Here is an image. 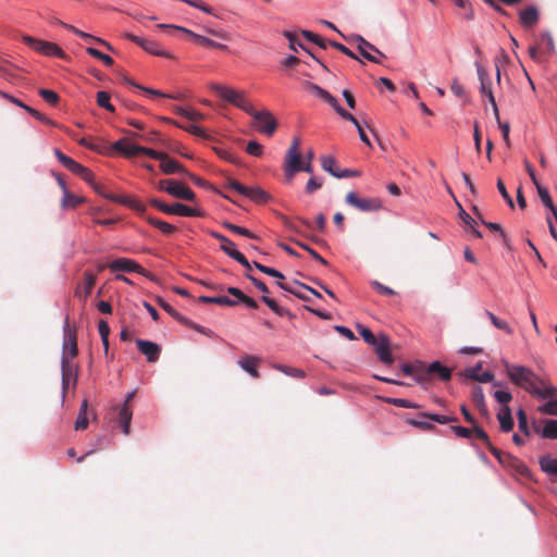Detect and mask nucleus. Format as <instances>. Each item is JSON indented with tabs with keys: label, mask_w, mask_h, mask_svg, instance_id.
Returning <instances> with one entry per match:
<instances>
[{
	"label": "nucleus",
	"mask_w": 557,
	"mask_h": 557,
	"mask_svg": "<svg viewBox=\"0 0 557 557\" xmlns=\"http://www.w3.org/2000/svg\"><path fill=\"white\" fill-rule=\"evenodd\" d=\"M505 371L511 383L535 398L544 399L557 395V389L553 385L547 384L528 367L506 362Z\"/></svg>",
	"instance_id": "obj_1"
},
{
	"label": "nucleus",
	"mask_w": 557,
	"mask_h": 557,
	"mask_svg": "<svg viewBox=\"0 0 557 557\" xmlns=\"http://www.w3.org/2000/svg\"><path fill=\"white\" fill-rule=\"evenodd\" d=\"M300 139L294 138L287 152L284 161V174L288 181H292L296 173L306 172L312 173L313 169L309 164H304L302 157L299 151Z\"/></svg>",
	"instance_id": "obj_2"
},
{
	"label": "nucleus",
	"mask_w": 557,
	"mask_h": 557,
	"mask_svg": "<svg viewBox=\"0 0 557 557\" xmlns=\"http://www.w3.org/2000/svg\"><path fill=\"white\" fill-rule=\"evenodd\" d=\"M211 89L223 100L232 103L233 106L237 107L238 109L245 111L246 113H252L253 112V106L251 102L246 98L245 94L243 91L233 89L227 86L219 85V84H212Z\"/></svg>",
	"instance_id": "obj_3"
},
{
	"label": "nucleus",
	"mask_w": 557,
	"mask_h": 557,
	"mask_svg": "<svg viewBox=\"0 0 557 557\" xmlns=\"http://www.w3.org/2000/svg\"><path fill=\"white\" fill-rule=\"evenodd\" d=\"M150 205L163 213L175 214L180 216H202L203 213L200 209L190 208L183 203L176 202L174 205H165L159 199H151Z\"/></svg>",
	"instance_id": "obj_4"
},
{
	"label": "nucleus",
	"mask_w": 557,
	"mask_h": 557,
	"mask_svg": "<svg viewBox=\"0 0 557 557\" xmlns=\"http://www.w3.org/2000/svg\"><path fill=\"white\" fill-rule=\"evenodd\" d=\"M23 42L40 54L47 57H59L61 59L65 57L62 49L54 42L45 41L30 36H24Z\"/></svg>",
	"instance_id": "obj_5"
},
{
	"label": "nucleus",
	"mask_w": 557,
	"mask_h": 557,
	"mask_svg": "<svg viewBox=\"0 0 557 557\" xmlns=\"http://www.w3.org/2000/svg\"><path fill=\"white\" fill-rule=\"evenodd\" d=\"M475 67H476V72H478V76H479L480 83H481L480 91H481V94L483 96L487 97L488 102L491 103V106L493 108V112H494L495 119H498V107H497V103H496V100H495V97H494V94H493L492 81H491V78L488 76V73L478 62L475 63Z\"/></svg>",
	"instance_id": "obj_6"
},
{
	"label": "nucleus",
	"mask_w": 557,
	"mask_h": 557,
	"mask_svg": "<svg viewBox=\"0 0 557 557\" xmlns=\"http://www.w3.org/2000/svg\"><path fill=\"white\" fill-rule=\"evenodd\" d=\"M345 201L347 205L363 211H377L382 208V202L377 198H361L356 193L349 191L346 197Z\"/></svg>",
	"instance_id": "obj_7"
},
{
	"label": "nucleus",
	"mask_w": 557,
	"mask_h": 557,
	"mask_svg": "<svg viewBox=\"0 0 557 557\" xmlns=\"http://www.w3.org/2000/svg\"><path fill=\"white\" fill-rule=\"evenodd\" d=\"M249 115L258 123L257 128L259 132L271 136L276 131L277 122L269 110L257 111L253 109V112L249 113Z\"/></svg>",
	"instance_id": "obj_8"
},
{
	"label": "nucleus",
	"mask_w": 557,
	"mask_h": 557,
	"mask_svg": "<svg viewBox=\"0 0 557 557\" xmlns=\"http://www.w3.org/2000/svg\"><path fill=\"white\" fill-rule=\"evenodd\" d=\"M78 355L77 335L75 329L70 326L69 320L64 324V342L62 358L73 360Z\"/></svg>",
	"instance_id": "obj_9"
},
{
	"label": "nucleus",
	"mask_w": 557,
	"mask_h": 557,
	"mask_svg": "<svg viewBox=\"0 0 557 557\" xmlns=\"http://www.w3.org/2000/svg\"><path fill=\"white\" fill-rule=\"evenodd\" d=\"M305 88L307 90L313 92L318 97H320L323 101H325L331 108H333L336 111V113L339 116H345V114L348 115V111H346L338 103L337 99L334 96H332L327 90H325L322 87H320L319 85H317L314 83H310V82H307L305 84Z\"/></svg>",
	"instance_id": "obj_10"
},
{
	"label": "nucleus",
	"mask_w": 557,
	"mask_h": 557,
	"mask_svg": "<svg viewBox=\"0 0 557 557\" xmlns=\"http://www.w3.org/2000/svg\"><path fill=\"white\" fill-rule=\"evenodd\" d=\"M61 371H62V388L63 392L67 389L70 382L73 381V385L77 382L78 376V364L74 363L73 360L67 358L61 359Z\"/></svg>",
	"instance_id": "obj_11"
},
{
	"label": "nucleus",
	"mask_w": 557,
	"mask_h": 557,
	"mask_svg": "<svg viewBox=\"0 0 557 557\" xmlns=\"http://www.w3.org/2000/svg\"><path fill=\"white\" fill-rule=\"evenodd\" d=\"M375 349V354L381 362L384 364H392L394 362V358L391 352V341L388 336L385 334H380L377 336L376 344L372 345Z\"/></svg>",
	"instance_id": "obj_12"
},
{
	"label": "nucleus",
	"mask_w": 557,
	"mask_h": 557,
	"mask_svg": "<svg viewBox=\"0 0 557 557\" xmlns=\"http://www.w3.org/2000/svg\"><path fill=\"white\" fill-rule=\"evenodd\" d=\"M125 38H127L128 40H131V41L135 42L136 45H138L139 47H141L148 53H151L153 55L166 57V58L170 57V54L166 53L164 50H162L159 47V45L153 40L141 38L134 34H131V33L125 34Z\"/></svg>",
	"instance_id": "obj_13"
},
{
	"label": "nucleus",
	"mask_w": 557,
	"mask_h": 557,
	"mask_svg": "<svg viewBox=\"0 0 557 557\" xmlns=\"http://www.w3.org/2000/svg\"><path fill=\"white\" fill-rule=\"evenodd\" d=\"M112 272L122 271V272H136L143 275H146L144 268L138 264L136 261L127 258H119L113 260L108 265Z\"/></svg>",
	"instance_id": "obj_14"
},
{
	"label": "nucleus",
	"mask_w": 557,
	"mask_h": 557,
	"mask_svg": "<svg viewBox=\"0 0 557 557\" xmlns=\"http://www.w3.org/2000/svg\"><path fill=\"white\" fill-rule=\"evenodd\" d=\"M136 345L149 362H156L159 359L161 347L158 344L146 339H136Z\"/></svg>",
	"instance_id": "obj_15"
},
{
	"label": "nucleus",
	"mask_w": 557,
	"mask_h": 557,
	"mask_svg": "<svg viewBox=\"0 0 557 557\" xmlns=\"http://www.w3.org/2000/svg\"><path fill=\"white\" fill-rule=\"evenodd\" d=\"M166 193L175 198L188 201L195 200L196 197L190 188L177 181H173V183L166 187Z\"/></svg>",
	"instance_id": "obj_16"
},
{
	"label": "nucleus",
	"mask_w": 557,
	"mask_h": 557,
	"mask_svg": "<svg viewBox=\"0 0 557 557\" xmlns=\"http://www.w3.org/2000/svg\"><path fill=\"white\" fill-rule=\"evenodd\" d=\"M357 41H358V50L360 52V54L367 59L368 61L370 62H373V63H376V64H380L381 63V60L376 57V55H373L371 53H368V50H372L374 51L377 55H380L381 58H385L384 53L381 52L375 46H373L372 44H370L369 41H367L364 38H362L361 36H358L357 37Z\"/></svg>",
	"instance_id": "obj_17"
},
{
	"label": "nucleus",
	"mask_w": 557,
	"mask_h": 557,
	"mask_svg": "<svg viewBox=\"0 0 557 557\" xmlns=\"http://www.w3.org/2000/svg\"><path fill=\"white\" fill-rule=\"evenodd\" d=\"M540 20V13L535 5H529L519 12L520 24L524 28L534 27Z\"/></svg>",
	"instance_id": "obj_18"
},
{
	"label": "nucleus",
	"mask_w": 557,
	"mask_h": 557,
	"mask_svg": "<svg viewBox=\"0 0 557 557\" xmlns=\"http://www.w3.org/2000/svg\"><path fill=\"white\" fill-rule=\"evenodd\" d=\"M112 149L126 158L138 154L139 146L129 141L127 138H121L112 144Z\"/></svg>",
	"instance_id": "obj_19"
},
{
	"label": "nucleus",
	"mask_w": 557,
	"mask_h": 557,
	"mask_svg": "<svg viewBox=\"0 0 557 557\" xmlns=\"http://www.w3.org/2000/svg\"><path fill=\"white\" fill-rule=\"evenodd\" d=\"M260 362V358L256 356H244L239 358L238 366L249 373L252 377L258 379L260 376L259 371L257 370V366Z\"/></svg>",
	"instance_id": "obj_20"
},
{
	"label": "nucleus",
	"mask_w": 557,
	"mask_h": 557,
	"mask_svg": "<svg viewBox=\"0 0 557 557\" xmlns=\"http://www.w3.org/2000/svg\"><path fill=\"white\" fill-rule=\"evenodd\" d=\"M497 420L503 432L508 433L513 429L515 422L509 406H502L497 413Z\"/></svg>",
	"instance_id": "obj_21"
},
{
	"label": "nucleus",
	"mask_w": 557,
	"mask_h": 557,
	"mask_svg": "<svg viewBox=\"0 0 557 557\" xmlns=\"http://www.w3.org/2000/svg\"><path fill=\"white\" fill-rule=\"evenodd\" d=\"M160 169L165 174L182 173L184 174L186 169L177 161L171 159L166 153L160 159Z\"/></svg>",
	"instance_id": "obj_22"
},
{
	"label": "nucleus",
	"mask_w": 557,
	"mask_h": 557,
	"mask_svg": "<svg viewBox=\"0 0 557 557\" xmlns=\"http://www.w3.org/2000/svg\"><path fill=\"white\" fill-rule=\"evenodd\" d=\"M132 409L126 404H123L119 410L117 421L122 426L123 433L128 435L131 432V421H132Z\"/></svg>",
	"instance_id": "obj_23"
},
{
	"label": "nucleus",
	"mask_w": 557,
	"mask_h": 557,
	"mask_svg": "<svg viewBox=\"0 0 557 557\" xmlns=\"http://www.w3.org/2000/svg\"><path fill=\"white\" fill-rule=\"evenodd\" d=\"M55 23L65 27L66 29L73 32L74 34H76L77 36H79L81 38L85 39V40H95L103 46H106L109 50H112V47L110 44H108L107 41H104L103 39L101 38H98V37H95L88 33H85L78 28H76L75 26L73 25H70V24H66L60 20H55Z\"/></svg>",
	"instance_id": "obj_24"
},
{
	"label": "nucleus",
	"mask_w": 557,
	"mask_h": 557,
	"mask_svg": "<svg viewBox=\"0 0 557 557\" xmlns=\"http://www.w3.org/2000/svg\"><path fill=\"white\" fill-rule=\"evenodd\" d=\"M536 44L540 47L541 53H544L546 58L550 57L555 52L554 39L548 32L542 33Z\"/></svg>",
	"instance_id": "obj_25"
},
{
	"label": "nucleus",
	"mask_w": 557,
	"mask_h": 557,
	"mask_svg": "<svg viewBox=\"0 0 557 557\" xmlns=\"http://www.w3.org/2000/svg\"><path fill=\"white\" fill-rule=\"evenodd\" d=\"M480 370H481V363L476 364L475 367L467 369L466 376L471 380L481 382V383H487L494 379L493 373H491L490 371H484L482 373V372H480Z\"/></svg>",
	"instance_id": "obj_26"
},
{
	"label": "nucleus",
	"mask_w": 557,
	"mask_h": 557,
	"mask_svg": "<svg viewBox=\"0 0 557 557\" xmlns=\"http://www.w3.org/2000/svg\"><path fill=\"white\" fill-rule=\"evenodd\" d=\"M243 196L257 203H267L271 198L270 195L260 187H247V191H245Z\"/></svg>",
	"instance_id": "obj_27"
},
{
	"label": "nucleus",
	"mask_w": 557,
	"mask_h": 557,
	"mask_svg": "<svg viewBox=\"0 0 557 557\" xmlns=\"http://www.w3.org/2000/svg\"><path fill=\"white\" fill-rule=\"evenodd\" d=\"M226 292L234 296L238 301L245 304L248 308L250 309H258L259 306L257 304V301L250 297H248L247 295H245L239 288L237 287H227L226 288Z\"/></svg>",
	"instance_id": "obj_28"
},
{
	"label": "nucleus",
	"mask_w": 557,
	"mask_h": 557,
	"mask_svg": "<svg viewBox=\"0 0 557 557\" xmlns=\"http://www.w3.org/2000/svg\"><path fill=\"white\" fill-rule=\"evenodd\" d=\"M472 437H475V438H478V440L482 441V442L485 444V446L490 449V451H491L495 457H497V458L499 457L500 451L492 445V443H491V441H490V438H488L487 433H486L482 428H480V426H479V425H476V424H474V425H473V434H472Z\"/></svg>",
	"instance_id": "obj_29"
},
{
	"label": "nucleus",
	"mask_w": 557,
	"mask_h": 557,
	"mask_svg": "<svg viewBox=\"0 0 557 557\" xmlns=\"http://www.w3.org/2000/svg\"><path fill=\"white\" fill-rule=\"evenodd\" d=\"M54 156L57 159L72 173L76 174L81 168V163L76 162L74 159L64 154L60 149L54 150Z\"/></svg>",
	"instance_id": "obj_30"
},
{
	"label": "nucleus",
	"mask_w": 557,
	"mask_h": 557,
	"mask_svg": "<svg viewBox=\"0 0 557 557\" xmlns=\"http://www.w3.org/2000/svg\"><path fill=\"white\" fill-rule=\"evenodd\" d=\"M429 372H432V375H437L442 381H449L451 377V370L442 366L440 361L432 362L429 366Z\"/></svg>",
	"instance_id": "obj_31"
},
{
	"label": "nucleus",
	"mask_w": 557,
	"mask_h": 557,
	"mask_svg": "<svg viewBox=\"0 0 557 557\" xmlns=\"http://www.w3.org/2000/svg\"><path fill=\"white\" fill-rule=\"evenodd\" d=\"M199 301L203 302V304H215V305L226 306V307L237 306V301L231 299L227 296H216V297L200 296Z\"/></svg>",
	"instance_id": "obj_32"
},
{
	"label": "nucleus",
	"mask_w": 557,
	"mask_h": 557,
	"mask_svg": "<svg viewBox=\"0 0 557 557\" xmlns=\"http://www.w3.org/2000/svg\"><path fill=\"white\" fill-rule=\"evenodd\" d=\"M147 222L160 230L165 235H172L176 232V227L165 221L159 220L157 218L148 216Z\"/></svg>",
	"instance_id": "obj_33"
},
{
	"label": "nucleus",
	"mask_w": 557,
	"mask_h": 557,
	"mask_svg": "<svg viewBox=\"0 0 557 557\" xmlns=\"http://www.w3.org/2000/svg\"><path fill=\"white\" fill-rule=\"evenodd\" d=\"M539 463L542 471L547 474L557 476V459H554L549 456H543L540 458Z\"/></svg>",
	"instance_id": "obj_34"
},
{
	"label": "nucleus",
	"mask_w": 557,
	"mask_h": 557,
	"mask_svg": "<svg viewBox=\"0 0 557 557\" xmlns=\"http://www.w3.org/2000/svg\"><path fill=\"white\" fill-rule=\"evenodd\" d=\"M163 121L168 122V123H171V124H174L175 126H177L180 128H183L186 132H188V133H190V134H193L195 136L207 138L206 131L202 127L198 126V125L190 124L188 126H183V125L178 124L177 122H175L174 120H172L170 117H163Z\"/></svg>",
	"instance_id": "obj_35"
},
{
	"label": "nucleus",
	"mask_w": 557,
	"mask_h": 557,
	"mask_svg": "<svg viewBox=\"0 0 557 557\" xmlns=\"http://www.w3.org/2000/svg\"><path fill=\"white\" fill-rule=\"evenodd\" d=\"M97 276L96 274L86 271L84 273V283H83V298L86 300L89 295L91 294V290L96 284Z\"/></svg>",
	"instance_id": "obj_36"
},
{
	"label": "nucleus",
	"mask_w": 557,
	"mask_h": 557,
	"mask_svg": "<svg viewBox=\"0 0 557 557\" xmlns=\"http://www.w3.org/2000/svg\"><path fill=\"white\" fill-rule=\"evenodd\" d=\"M541 436L544 438L556 440L557 438V420H546L541 431Z\"/></svg>",
	"instance_id": "obj_37"
},
{
	"label": "nucleus",
	"mask_w": 557,
	"mask_h": 557,
	"mask_svg": "<svg viewBox=\"0 0 557 557\" xmlns=\"http://www.w3.org/2000/svg\"><path fill=\"white\" fill-rule=\"evenodd\" d=\"M535 188L537 190V195H539L541 201L543 202V205L546 208H548L552 213L555 212L557 210V207L554 205L547 188H545L542 185H537Z\"/></svg>",
	"instance_id": "obj_38"
},
{
	"label": "nucleus",
	"mask_w": 557,
	"mask_h": 557,
	"mask_svg": "<svg viewBox=\"0 0 557 557\" xmlns=\"http://www.w3.org/2000/svg\"><path fill=\"white\" fill-rule=\"evenodd\" d=\"M473 211H474V214L481 220V222L491 231L493 232H498L503 238V242L506 246H508V243H507V236L505 234V232L503 231L502 226L498 224V223H493V222H485L483 219H482V214L480 213L479 209L476 207H473Z\"/></svg>",
	"instance_id": "obj_39"
},
{
	"label": "nucleus",
	"mask_w": 557,
	"mask_h": 557,
	"mask_svg": "<svg viewBox=\"0 0 557 557\" xmlns=\"http://www.w3.org/2000/svg\"><path fill=\"white\" fill-rule=\"evenodd\" d=\"M546 399L547 401L541 405L537 410L544 414L557 416V395Z\"/></svg>",
	"instance_id": "obj_40"
},
{
	"label": "nucleus",
	"mask_w": 557,
	"mask_h": 557,
	"mask_svg": "<svg viewBox=\"0 0 557 557\" xmlns=\"http://www.w3.org/2000/svg\"><path fill=\"white\" fill-rule=\"evenodd\" d=\"M485 313L495 327L506 332L507 334H512L513 331L507 321L499 319L498 317H496L493 312H491L488 310H486Z\"/></svg>",
	"instance_id": "obj_41"
},
{
	"label": "nucleus",
	"mask_w": 557,
	"mask_h": 557,
	"mask_svg": "<svg viewBox=\"0 0 557 557\" xmlns=\"http://www.w3.org/2000/svg\"><path fill=\"white\" fill-rule=\"evenodd\" d=\"M321 165L324 171L329 172L334 177L335 174H337L339 171V168L336 164V160L331 156H322Z\"/></svg>",
	"instance_id": "obj_42"
},
{
	"label": "nucleus",
	"mask_w": 557,
	"mask_h": 557,
	"mask_svg": "<svg viewBox=\"0 0 557 557\" xmlns=\"http://www.w3.org/2000/svg\"><path fill=\"white\" fill-rule=\"evenodd\" d=\"M87 406H88V403L85 399L82 403L79 413H78V417L75 422V430H77V431L85 430L88 426V419L86 417Z\"/></svg>",
	"instance_id": "obj_43"
},
{
	"label": "nucleus",
	"mask_w": 557,
	"mask_h": 557,
	"mask_svg": "<svg viewBox=\"0 0 557 557\" xmlns=\"http://www.w3.org/2000/svg\"><path fill=\"white\" fill-rule=\"evenodd\" d=\"M385 403L389 404V405H394L396 407H401V408H412V409H418L420 408L421 406L416 404V403H412L408 399H405V398H392V397H383L382 398Z\"/></svg>",
	"instance_id": "obj_44"
},
{
	"label": "nucleus",
	"mask_w": 557,
	"mask_h": 557,
	"mask_svg": "<svg viewBox=\"0 0 557 557\" xmlns=\"http://www.w3.org/2000/svg\"><path fill=\"white\" fill-rule=\"evenodd\" d=\"M103 197L109 199V200H112L114 202H119V203H123V205H128V206H131V207H133V208H135L137 210H140V211L145 210V207L141 203H139L137 201H132V200H129L126 197H116V196H114L112 194H107V193L103 194Z\"/></svg>",
	"instance_id": "obj_45"
},
{
	"label": "nucleus",
	"mask_w": 557,
	"mask_h": 557,
	"mask_svg": "<svg viewBox=\"0 0 557 557\" xmlns=\"http://www.w3.org/2000/svg\"><path fill=\"white\" fill-rule=\"evenodd\" d=\"M341 117L346 120V121L351 122L356 126L361 141H363L366 145L371 147V143H370L369 137L367 136L366 132L363 131V128L360 125V123L358 122V120L352 114H350L348 112V115L345 114V116H341Z\"/></svg>",
	"instance_id": "obj_46"
},
{
	"label": "nucleus",
	"mask_w": 557,
	"mask_h": 557,
	"mask_svg": "<svg viewBox=\"0 0 557 557\" xmlns=\"http://www.w3.org/2000/svg\"><path fill=\"white\" fill-rule=\"evenodd\" d=\"M83 201V198L71 194L69 190H65V195H63L61 206L63 208H76Z\"/></svg>",
	"instance_id": "obj_47"
},
{
	"label": "nucleus",
	"mask_w": 557,
	"mask_h": 557,
	"mask_svg": "<svg viewBox=\"0 0 557 557\" xmlns=\"http://www.w3.org/2000/svg\"><path fill=\"white\" fill-rule=\"evenodd\" d=\"M158 304L159 306L164 310L166 311L171 317H173L176 321L183 323V322H186V318L184 315H182L180 312H177L171 305H169L166 301H164L163 299L159 298L158 299Z\"/></svg>",
	"instance_id": "obj_48"
},
{
	"label": "nucleus",
	"mask_w": 557,
	"mask_h": 557,
	"mask_svg": "<svg viewBox=\"0 0 557 557\" xmlns=\"http://www.w3.org/2000/svg\"><path fill=\"white\" fill-rule=\"evenodd\" d=\"M431 375L432 372H429V367L426 368L424 364H420L413 380L418 384L425 385L430 381Z\"/></svg>",
	"instance_id": "obj_49"
},
{
	"label": "nucleus",
	"mask_w": 557,
	"mask_h": 557,
	"mask_svg": "<svg viewBox=\"0 0 557 557\" xmlns=\"http://www.w3.org/2000/svg\"><path fill=\"white\" fill-rule=\"evenodd\" d=\"M97 104L100 108H103L110 112H114V107L110 102V95L107 91H98L97 92Z\"/></svg>",
	"instance_id": "obj_50"
},
{
	"label": "nucleus",
	"mask_w": 557,
	"mask_h": 557,
	"mask_svg": "<svg viewBox=\"0 0 557 557\" xmlns=\"http://www.w3.org/2000/svg\"><path fill=\"white\" fill-rule=\"evenodd\" d=\"M86 51L89 55L102 61L107 66H112L114 63L113 59L110 55L102 53L96 48L88 47Z\"/></svg>",
	"instance_id": "obj_51"
},
{
	"label": "nucleus",
	"mask_w": 557,
	"mask_h": 557,
	"mask_svg": "<svg viewBox=\"0 0 557 557\" xmlns=\"http://www.w3.org/2000/svg\"><path fill=\"white\" fill-rule=\"evenodd\" d=\"M421 417L428 418V419H430V420H432L434 422H437L440 424H447V423H450V422L458 421V419L456 417H448V416L436 414V413H428V412H422Z\"/></svg>",
	"instance_id": "obj_52"
},
{
	"label": "nucleus",
	"mask_w": 557,
	"mask_h": 557,
	"mask_svg": "<svg viewBox=\"0 0 557 557\" xmlns=\"http://www.w3.org/2000/svg\"><path fill=\"white\" fill-rule=\"evenodd\" d=\"M223 226L226 230H228V231H231V232H233L235 234H238V235H242V236H245V237H248V238H256V235L252 234L248 228L235 225V224L230 223V222H224Z\"/></svg>",
	"instance_id": "obj_53"
},
{
	"label": "nucleus",
	"mask_w": 557,
	"mask_h": 557,
	"mask_svg": "<svg viewBox=\"0 0 557 557\" xmlns=\"http://www.w3.org/2000/svg\"><path fill=\"white\" fill-rule=\"evenodd\" d=\"M261 300L274 312L276 313L277 315L280 317H283L285 315L288 311L284 308H282L281 306L277 305V302L273 299V298H270L268 297L267 295H263L261 297Z\"/></svg>",
	"instance_id": "obj_54"
},
{
	"label": "nucleus",
	"mask_w": 557,
	"mask_h": 557,
	"mask_svg": "<svg viewBox=\"0 0 557 557\" xmlns=\"http://www.w3.org/2000/svg\"><path fill=\"white\" fill-rule=\"evenodd\" d=\"M301 34L306 39L314 42L315 45H318L319 47H321L323 49H325L327 46H330L329 45L330 40L323 39L322 37H320L319 35H317L310 30H302Z\"/></svg>",
	"instance_id": "obj_55"
},
{
	"label": "nucleus",
	"mask_w": 557,
	"mask_h": 557,
	"mask_svg": "<svg viewBox=\"0 0 557 557\" xmlns=\"http://www.w3.org/2000/svg\"><path fill=\"white\" fill-rule=\"evenodd\" d=\"M357 329L359 331V334L361 335V337L363 338V341L369 344V345H373V344H376L377 342V337L374 336V334L371 332L370 329L361 325V324H358L357 325Z\"/></svg>",
	"instance_id": "obj_56"
},
{
	"label": "nucleus",
	"mask_w": 557,
	"mask_h": 557,
	"mask_svg": "<svg viewBox=\"0 0 557 557\" xmlns=\"http://www.w3.org/2000/svg\"><path fill=\"white\" fill-rule=\"evenodd\" d=\"M255 267L261 271L262 273L267 274V275H270V276H273L275 278H278V280H284L285 276L282 272L273 269V268H270V267H267V265H263L259 262H253Z\"/></svg>",
	"instance_id": "obj_57"
},
{
	"label": "nucleus",
	"mask_w": 557,
	"mask_h": 557,
	"mask_svg": "<svg viewBox=\"0 0 557 557\" xmlns=\"http://www.w3.org/2000/svg\"><path fill=\"white\" fill-rule=\"evenodd\" d=\"M39 95L46 102L52 106H57L60 99L58 94L50 89H40Z\"/></svg>",
	"instance_id": "obj_58"
},
{
	"label": "nucleus",
	"mask_w": 557,
	"mask_h": 557,
	"mask_svg": "<svg viewBox=\"0 0 557 557\" xmlns=\"http://www.w3.org/2000/svg\"><path fill=\"white\" fill-rule=\"evenodd\" d=\"M518 416V426L521 432H523L527 436L530 435L529 426H528V417L524 410L520 409L517 413Z\"/></svg>",
	"instance_id": "obj_59"
},
{
	"label": "nucleus",
	"mask_w": 557,
	"mask_h": 557,
	"mask_svg": "<svg viewBox=\"0 0 557 557\" xmlns=\"http://www.w3.org/2000/svg\"><path fill=\"white\" fill-rule=\"evenodd\" d=\"M497 189H498L499 194L502 195V197L504 198V200L507 202V205L510 208H513L515 207L513 200H512L511 196L509 195V193L507 191L506 186L500 178L497 181Z\"/></svg>",
	"instance_id": "obj_60"
},
{
	"label": "nucleus",
	"mask_w": 557,
	"mask_h": 557,
	"mask_svg": "<svg viewBox=\"0 0 557 557\" xmlns=\"http://www.w3.org/2000/svg\"><path fill=\"white\" fill-rule=\"evenodd\" d=\"M262 151L263 147L259 143L251 140L247 144L246 152L249 153L250 156L260 157L262 154Z\"/></svg>",
	"instance_id": "obj_61"
},
{
	"label": "nucleus",
	"mask_w": 557,
	"mask_h": 557,
	"mask_svg": "<svg viewBox=\"0 0 557 557\" xmlns=\"http://www.w3.org/2000/svg\"><path fill=\"white\" fill-rule=\"evenodd\" d=\"M471 399L475 406H482L485 403L482 387L474 386L471 393Z\"/></svg>",
	"instance_id": "obj_62"
},
{
	"label": "nucleus",
	"mask_w": 557,
	"mask_h": 557,
	"mask_svg": "<svg viewBox=\"0 0 557 557\" xmlns=\"http://www.w3.org/2000/svg\"><path fill=\"white\" fill-rule=\"evenodd\" d=\"M494 397L503 406H508V403L512 399V395L506 391H496Z\"/></svg>",
	"instance_id": "obj_63"
},
{
	"label": "nucleus",
	"mask_w": 557,
	"mask_h": 557,
	"mask_svg": "<svg viewBox=\"0 0 557 557\" xmlns=\"http://www.w3.org/2000/svg\"><path fill=\"white\" fill-rule=\"evenodd\" d=\"M407 423L417 428V429H420L422 431H433L435 430V426L434 424H432L431 422H428V421H419V420H407Z\"/></svg>",
	"instance_id": "obj_64"
}]
</instances>
